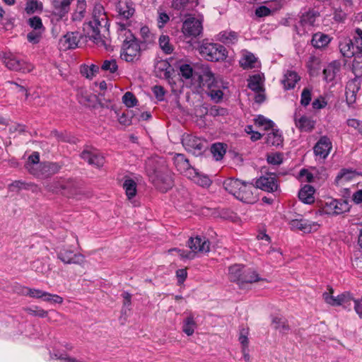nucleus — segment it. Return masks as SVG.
Returning a JSON list of instances; mask_svg holds the SVG:
<instances>
[{
  "mask_svg": "<svg viewBox=\"0 0 362 362\" xmlns=\"http://www.w3.org/2000/svg\"><path fill=\"white\" fill-rule=\"evenodd\" d=\"M182 29L185 36L197 37L202 32V21L195 18H189L185 21Z\"/></svg>",
  "mask_w": 362,
  "mask_h": 362,
  "instance_id": "9d476101",
  "label": "nucleus"
},
{
  "mask_svg": "<svg viewBox=\"0 0 362 362\" xmlns=\"http://www.w3.org/2000/svg\"><path fill=\"white\" fill-rule=\"evenodd\" d=\"M25 311L33 316H38L40 317H45L47 315V312L43 309L35 307V308H27Z\"/></svg>",
  "mask_w": 362,
  "mask_h": 362,
  "instance_id": "338daca9",
  "label": "nucleus"
},
{
  "mask_svg": "<svg viewBox=\"0 0 362 362\" xmlns=\"http://www.w3.org/2000/svg\"><path fill=\"white\" fill-rule=\"evenodd\" d=\"M61 168L62 165L57 163H41L40 165H39V168L37 169L33 175L40 178H48L52 175L57 173Z\"/></svg>",
  "mask_w": 362,
  "mask_h": 362,
  "instance_id": "9b49d317",
  "label": "nucleus"
},
{
  "mask_svg": "<svg viewBox=\"0 0 362 362\" xmlns=\"http://www.w3.org/2000/svg\"><path fill=\"white\" fill-rule=\"evenodd\" d=\"M200 54L207 61H223L227 57L224 46L217 43L204 42L199 47Z\"/></svg>",
  "mask_w": 362,
  "mask_h": 362,
  "instance_id": "20e7f679",
  "label": "nucleus"
},
{
  "mask_svg": "<svg viewBox=\"0 0 362 362\" xmlns=\"http://www.w3.org/2000/svg\"><path fill=\"white\" fill-rule=\"evenodd\" d=\"M187 245L194 255L197 252L205 254L209 252L210 250V242L205 237L190 238Z\"/></svg>",
  "mask_w": 362,
  "mask_h": 362,
  "instance_id": "ddd939ff",
  "label": "nucleus"
},
{
  "mask_svg": "<svg viewBox=\"0 0 362 362\" xmlns=\"http://www.w3.org/2000/svg\"><path fill=\"white\" fill-rule=\"evenodd\" d=\"M136 183L131 178H126L123 183V188L129 199L135 197L136 194Z\"/></svg>",
  "mask_w": 362,
  "mask_h": 362,
  "instance_id": "58836bf2",
  "label": "nucleus"
},
{
  "mask_svg": "<svg viewBox=\"0 0 362 362\" xmlns=\"http://www.w3.org/2000/svg\"><path fill=\"white\" fill-rule=\"evenodd\" d=\"M28 23L35 30H45L42 20L39 16L30 18Z\"/></svg>",
  "mask_w": 362,
  "mask_h": 362,
  "instance_id": "4d7b16f0",
  "label": "nucleus"
},
{
  "mask_svg": "<svg viewBox=\"0 0 362 362\" xmlns=\"http://www.w3.org/2000/svg\"><path fill=\"white\" fill-rule=\"evenodd\" d=\"M81 193L80 185L76 180L72 178L64 179L62 195L67 197H76Z\"/></svg>",
  "mask_w": 362,
  "mask_h": 362,
  "instance_id": "412c9836",
  "label": "nucleus"
},
{
  "mask_svg": "<svg viewBox=\"0 0 362 362\" xmlns=\"http://www.w3.org/2000/svg\"><path fill=\"white\" fill-rule=\"evenodd\" d=\"M341 68L340 63L334 61L331 62L326 68L323 70L324 78L327 82H331L334 81L337 74L339 72Z\"/></svg>",
  "mask_w": 362,
  "mask_h": 362,
  "instance_id": "a878e982",
  "label": "nucleus"
},
{
  "mask_svg": "<svg viewBox=\"0 0 362 362\" xmlns=\"http://www.w3.org/2000/svg\"><path fill=\"white\" fill-rule=\"evenodd\" d=\"M182 144L187 151L194 154H200L204 147L203 141L192 135H187L183 138Z\"/></svg>",
  "mask_w": 362,
  "mask_h": 362,
  "instance_id": "aec40b11",
  "label": "nucleus"
},
{
  "mask_svg": "<svg viewBox=\"0 0 362 362\" xmlns=\"http://www.w3.org/2000/svg\"><path fill=\"white\" fill-rule=\"evenodd\" d=\"M45 30H33L28 33L27 39L33 44H37L40 41L42 34Z\"/></svg>",
  "mask_w": 362,
  "mask_h": 362,
  "instance_id": "680f3d73",
  "label": "nucleus"
},
{
  "mask_svg": "<svg viewBox=\"0 0 362 362\" xmlns=\"http://www.w3.org/2000/svg\"><path fill=\"white\" fill-rule=\"evenodd\" d=\"M81 39V34L78 32L67 33L60 40V43L64 46V49H75Z\"/></svg>",
  "mask_w": 362,
  "mask_h": 362,
  "instance_id": "5701e85b",
  "label": "nucleus"
},
{
  "mask_svg": "<svg viewBox=\"0 0 362 362\" xmlns=\"http://www.w3.org/2000/svg\"><path fill=\"white\" fill-rule=\"evenodd\" d=\"M272 324L274 328L280 333L287 334L290 330L287 320L283 317H273Z\"/></svg>",
  "mask_w": 362,
  "mask_h": 362,
  "instance_id": "f704fd0d",
  "label": "nucleus"
},
{
  "mask_svg": "<svg viewBox=\"0 0 362 362\" xmlns=\"http://www.w3.org/2000/svg\"><path fill=\"white\" fill-rule=\"evenodd\" d=\"M159 45L163 52L167 54H171L173 51V45L170 43V38L168 35H162L158 40Z\"/></svg>",
  "mask_w": 362,
  "mask_h": 362,
  "instance_id": "09e8293b",
  "label": "nucleus"
},
{
  "mask_svg": "<svg viewBox=\"0 0 362 362\" xmlns=\"http://www.w3.org/2000/svg\"><path fill=\"white\" fill-rule=\"evenodd\" d=\"M57 257L64 264H82L85 262V257L80 253H74L73 250L62 247L57 252Z\"/></svg>",
  "mask_w": 362,
  "mask_h": 362,
  "instance_id": "1a4fd4ad",
  "label": "nucleus"
},
{
  "mask_svg": "<svg viewBox=\"0 0 362 362\" xmlns=\"http://www.w3.org/2000/svg\"><path fill=\"white\" fill-rule=\"evenodd\" d=\"M27 294L35 298H42L43 300L49 303H59L61 304L63 303L62 297L57 295V294H51L49 293L43 291L40 289L35 288H28Z\"/></svg>",
  "mask_w": 362,
  "mask_h": 362,
  "instance_id": "6ab92c4d",
  "label": "nucleus"
},
{
  "mask_svg": "<svg viewBox=\"0 0 362 362\" xmlns=\"http://www.w3.org/2000/svg\"><path fill=\"white\" fill-rule=\"evenodd\" d=\"M255 185L256 189L259 188L268 192H275L278 189L277 180L272 175L261 176L257 180Z\"/></svg>",
  "mask_w": 362,
  "mask_h": 362,
  "instance_id": "dca6fc26",
  "label": "nucleus"
},
{
  "mask_svg": "<svg viewBox=\"0 0 362 362\" xmlns=\"http://www.w3.org/2000/svg\"><path fill=\"white\" fill-rule=\"evenodd\" d=\"M145 170L149 180L160 192H166L173 187L172 173L163 158H148L145 163Z\"/></svg>",
  "mask_w": 362,
  "mask_h": 362,
  "instance_id": "f257e3e1",
  "label": "nucleus"
},
{
  "mask_svg": "<svg viewBox=\"0 0 362 362\" xmlns=\"http://www.w3.org/2000/svg\"><path fill=\"white\" fill-rule=\"evenodd\" d=\"M240 279L239 284L245 283L252 284L262 280L255 271L252 269H246L245 267L243 269L242 277Z\"/></svg>",
  "mask_w": 362,
  "mask_h": 362,
  "instance_id": "c85d7f7f",
  "label": "nucleus"
},
{
  "mask_svg": "<svg viewBox=\"0 0 362 362\" xmlns=\"http://www.w3.org/2000/svg\"><path fill=\"white\" fill-rule=\"evenodd\" d=\"M72 1L73 0H54L53 5L57 15L61 18L64 16L69 11V6Z\"/></svg>",
  "mask_w": 362,
  "mask_h": 362,
  "instance_id": "4c0bfd02",
  "label": "nucleus"
},
{
  "mask_svg": "<svg viewBox=\"0 0 362 362\" xmlns=\"http://www.w3.org/2000/svg\"><path fill=\"white\" fill-rule=\"evenodd\" d=\"M196 322L192 316L187 317L183 324L182 331L187 335L191 336L194 332Z\"/></svg>",
  "mask_w": 362,
  "mask_h": 362,
  "instance_id": "8fccbe9b",
  "label": "nucleus"
},
{
  "mask_svg": "<svg viewBox=\"0 0 362 362\" xmlns=\"http://www.w3.org/2000/svg\"><path fill=\"white\" fill-rule=\"evenodd\" d=\"M356 36L354 37V41L357 50L362 52V30L356 28Z\"/></svg>",
  "mask_w": 362,
  "mask_h": 362,
  "instance_id": "774afa93",
  "label": "nucleus"
},
{
  "mask_svg": "<svg viewBox=\"0 0 362 362\" xmlns=\"http://www.w3.org/2000/svg\"><path fill=\"white\" fill-rule=\"evenodd\" d=\"M117 10L119 16L124 19H129L134 13L132 4L120 1L117 5Z\"/></svg>",
  "mask_w": 362,
  "mask_h": 362,
  "instance_id": "c756f323",
  "label": "nucleus"
},
{
  "mask_svg": "<svg viewBox=\"0 0 362 362\" xmlns=\"http://www.w3.org/2000/svg\"><path fill=\"white\" fill-rule=\"evenodd\" d=\"M315 189L310 185H305L298 192V197L305 204H310L314 202Z\"/></svg>",
  "mask_w": 362,
  "mask_h": 362,
  "instance_id": "bb28decb",
  "label": "nucleus"
},
{
  "mask_svg": "<svg viewBox=\"0 0 362 362\" xmlns=\"http://www.w3.org/2000/svg\"><path fill=\"white\" fill-rule=\"evenodd\" d=\"M86 0H77V6L75 12L73 13L72 20L81 21L86 12Z\"/></svg>",
  "mask_w": 362,
  "mask_h": 362,
  "instance_id": "de8ad7c7",
  "label": "nucleus"
},
{
  "mask_svg": "<svg viewBox=\"0 0 362 362\" xmlns=\"http://www.w3.org/2000/svg\"><path fill=\"white\" fill-rule=\"evenodd\" d=\"M332 148V144L329 138H328L327 136H321L318 141L315 144L313 148V151L316 156L325 159L328 156Z\"/></svg>",
  "mask_w": 362,
  "mask_h": 362,
  "instance_id": "2eb2a0df",
  "label": "nucleus"
},
{
  "mask_svg": "<svg viewBox=\"0 0 362 362\" xmlns=\"http://www.w3.org/2000/svg\"><path fill=\"white\" fill-rule=\"evenodd\" d=\"M354 59L352 63V69L354 74L362 73V52H358V54L354 55Z\"/></svg>",
  "mask_w": 362,
  "mask_h": 362,
  "instance_id": "864d4df0",
  "label": "nucleus"
},
{
  "mask_svg": "<svg viewBox=\"0 0 362 362\" xmlns=\"http://www.w3.org/2000/svg\"><path fill=\"white\" fill-rule=\"evenodd\" d=\"M103 71L114 74L117 71L118 66L115 59L105 60L101 66Z\"/></svg>",
  "mask_w": 362,
  "mask_h": 362,
  "instance_id": "5fc2aeb1",
  "label": "nucleus"
},
{
  "mask_svg": "<svg viewBox=\"0 0 362 362\" xmlns=\"http://www.w3.org/2000/svg\"><path fill=\"white\" fill-rule=\"evenodd\" d=\"M331 41L328 35L322 33H317L313 35L311 44L316 48H322L326 47Z\"/></svg>",
  "mask_w": 362,
  "mask_h": 362,
  "instance_id": "2f4dec72",
  "label": "nucleus"
},
{
  "mask_svg": "<svg viewBox=\"0 0 362 362\" xmlns=\"http://www.w3.org/2000/svg\"><path fill=\"white\" fill-rule=\"evenodd\" d=\"M3 62L5 66L11 71L30 72L33 69V66L26 62L19 59L12 54H6L3 57Z\"/></svg>",
  "mask_w": 362,
  "mask_h": 362,
  "instance_id": "423d86ee",
  "label": "nucleus"
},
{
  "mask_svg": "<svg viewBox=\"0 0 362 362\" xmlns=\"http://www.w3.org/2000/svg\"><path fill=\"white\" fill-rule=\"evenodd\" d=\"M245 267L240 264H235L229 267V279L230 281L239 284L240 277H242L243 272Z\"/></svg>",
  "mask_w": 362,
  "mask_h": 362,
  "instance_id": "a19ab883",
  "label": "nucleus"
},
{
  "mask_svg": "<svg viewBox=\"0 0 362 362\" xmlns=\"http://www.w3.org/2000/svg\"><path fill=\"white\" fill-rule=\"evenodd\" d=\"M211 152L216 160H220L226 153V148L223 144L216 143L211 146Z\"/></svg>",
  "mask_w": 362,
  "mask_h": 362,
  "instance_id": "3c124183",
  "label": "nucleus"
},
{
  "mask_svg": "<svg viewBox=\"0 0 362 362\" xmlns=\"http://www.w3.org/2000/svg\"><path fill=\"white\" fill-rule=\"evenodd\" d=\"M135 114H133V112L127 111L122 114V116L119 118V121L121 124L124 125H129L132 124V120L135 119Z\"/></svg>",
  "mask_w": 362,
  "mask_h": 362,
  "instance_id": "0e129e2a",
  "label": "nucleus"
},
{
  "mask_svg": "<svg viewBox=\"0 0 362 362\" xmlns=\"http://www.w3.org/2000/svg\"><path fill=\"white\" fill-rule=\"evenodd\" d=\"M283 136L279 129H272L265 138V143L269 146H279L283 144Z\"/></svg>",
  "mask_w": 362,
  "mask_h": 362,
  "instance_id": "cd10ccee",
  "label": "nucleus"
},
{
  "mask_svg": "<svg viewBox=\"0 0 362 362\" xmlns=\"http://www.w3.org/2000/svg\"><path fill=\"white\" fill-rule=\"evenodd\" d=\"M256 62L255 57L252 54H247L245 55L240 61V63L241 64V66H243L244 69L247 68H252L254 67V64Z\"/></svg>",
  "mask_w": 362,
  "mask_h": 362,
  "instance_id": "bf43d9fd",
  "label": "nucleus"
},
{
  "mask_svg": "<svg viewBox=\"0 0 362 362\" xmlns=\"http://www.w3.org/2000/svg\"><path fill=\"white\" fill-rule=\"evenodd\" d=\"M64 180V178L54 180L52 182L47 183L45 187L49 192L62 194Z\"/></svg>",
  "mask_w": 362,
  "mask_h": 362,
  "instance_id": "37998d69",
  "label": "nucleus"
},
{
  "mask_svg": "<svg viewBox=\"0 0 362 362\" xmlns=\"http://www.w3.org/2000/svg\"><path fill=\"white\" fill-rule=\"evenodd\" d=\"M315 15L313 12H308L302 15L298 25H295L296 30L298 35H304L314 25Z\"/></svg>",
  "mask_w": 362,
  "mask_h": 362,
  "instance_id": "4468645a",
  "label": "nucleus"
},
{
  "mask_svg": "<svg viewBox=\"0 0 362 362\" xmlns=\"http://www.w3.org/2000/svg\"><path fill=\"white\" fill-rule=\"evenodd\" d=\"M78 102L85 106H91L95 98V95L88 93L86 90H81L77 94Z\"/></svg>",
  "mask_w": 362,
  "mask_h": 362,
  "instance_id": "ea45409f",
  "label": "nucleus"
},
{
  "mask_svg": "<svg viewBox=\"0 0 362 362\" xmlns=\"http://www.w3.org/2000/svg\"><path fill=\"white\" fill-rule=\"evenodd\" d=\"M174 164L177 171L187 177H192V175L194 174V168L190 165L188 159L183 154H176Z\"/></svg>",
  "mask_w": 362,
  "mask_h": 362,
  "instance_id": "a211bd4d",
  "label": "nucleus"
},
{
  "mask_svg": "<svg viewBox=\"0 0 362 362\" xmlns=\"http://www.w3.org/2000/svg\"><path fill=\"white\" fill-rule=\"evenodd\" d=\"M244 181L234 177H228L223 181V186L224 189L235 197L240 196V189L243 187V184Z\"/></svg>",
  "mask_w": 362,
  "mask_h": 362,
  "instance_id": "4be33fe9",
  "label": "nucleus"
},
{
  "mask_svg": "<svg viewBox=\"0 0 362 362\" xmlns=\"http://www.w3.org/2000/svg\"><path fill=\"white\" fill-rule=\"evenodd\" d=\"M141 54V45L139 40L129 31L123 42L120 57L127 62H136L140 59Z\"/></svg>",
  "mask_w": 362,
  "mask_h": 362,
  "instance_id": "7ed1b4c3",
  "label": "nucleus"
},
{
  "mask_svg": "<svg viewBox=\"0 0 362 362\" xmlns=\"http://www.w3.org/2000/svg\"><path fill=\"white\" fill-rule=\"evenodd\" d=\"M284 155L282 153H272L267 156V160L269 164L279 165L283 162Z\"/></svg>",
  "mask_w": 362,
  "mask_h": 362,
  "instance_id": "603ef678",
  "label": "nucleus"
},
{
  "mask_svg": "<svg viewBox=\"0 0 362 362\" xmlns=\"http://www.w3.org/2000/svg\"><path fill=\"white\" fill-rule=\"evenodd\" d=\"M248 87L252 90L259 93L262 90L260 78L259 76H253L248 82Z\"/></svg>",
  "mask_w": 362,
  "mask_h": 362,
  "instance_id": "052dcab7",
  "label": "nucleus"
},
{
  "mask_svg": "<svg viewBox=\"0 0 362 362\" xmlns=\"http://www.w3.org/2000/svg\"><path fill=\"white\" fill-rule=\"evenodd\" d=\"M288 224L292 230H299L308 233L317 230L319 226L316 222L303 218L291 220Z\"/></svg>",
  "mask_w": 362,
  "mask_h": 362,
  "instance_id": "f3484780",
  "label": "nucleus"
},
{
  "mask_svg": "<svg viewBox=\"0 0 362 362\" xmlns=\"http://www.w3.org/2000/svg\"><path fill=\"white\" fill-rule=\"evenodd\" d=\"M294 120L296 127L300 132H310L315 128V121L305 115H303L300 118L295 117Z\"/></svg>",
  "mask_w": 362,
  "mask_h": 362,
  "instance_id": "393cba45",
  "label": "nucleus"
},
{
  "mask_svg": "<svg viewBox=\"0 0 362 362\" xmlns=\"http://www.w3.org/2000/svg\"><path fill=\"white\" fill-rule=\"evenodd\" d=\"M360 89L359 82L354 78L347 83L346 87V99L348 103L351 104L356 101V93Z\"/></svg>",
  "mask_w": 362,
  "mask_h": 362,
  "instance_id": "b1692460",
  "label": "nucleus"
},
{
  "mask_svg": "<svg viewBox=\"0 0 362 362\" xmlns=\"http://www.w3.org/2000/svg\"><path fill=\"white\" fill-rule=\"evenodd\" d=\"M248 329L243 328L240 330V335L238 340L241 344L242 347H248L249 341H248Z\"/></svg>",
  "mask_w": 362,
  "mask_h": 362,
  "instance_id": "69168bd1",
  "label": "nucleus"
},
{
  "mask_svg": "<svg viewBox=\"0 0 362 362\" xmlns=\"http://www.w3.org/2000/svg\"><path fill=\"white\" fill-rule=\"evenodd\" d=\"M312 99V88H305L300 95V104L301 105L306 107L308 106Z\"/></svg>",
  "mask_w": 362,
  "mask_h": 362,
  "instance_id": "6e6d98bb",
  "label": "nucleus"
},
{
  "mask_svg": "<svg viewBox=\"0 0 362 362\" xmlns=\"http://www.w3.org/2000/svg\"><path fill=\"white\" fill-rule=\"evenodd\" d=\"M322 210L329 215H339L349 211V205L345 200L330 199L325 203Z\"/></svg>",
  "mask_w": 362,
  "mask_h": 362,
  "instance_id": "6e6552de",
  "label": "nucleus"
},
{
  "mask_svg": "<svg viewBox=\"0 0 362 362\" xmlns=\"http://www.w3.org/2000/svg\"><path fill=\"white\" fill-rule=\"evenodd\" d=\"M339 49L345 57H352L355 55L354 42L351 39H345L339 43Z\"/></svg>",
  "mask_w": 362,
  "mask_h": 362,
  "instance_id": "c9c22d12",
  "label": "nucleus"
},
{
  "mask_svg": "<svg viewBox=\"0 0 362 362\" xmlns=\"http://www.w3.org/2000/svg\"><path fill=\"white\" fill-rule=\"evenodd\" d=\"M99 71V66L95 64L81 66V74L87 78L92 79Z\"/></svg>",
  "mask_w": 362,
  "mask_h": 362,
  "instance_id": "a18cd8bd",
  "label": "nucleus"
},
{
  "mask_svg": "<svg viewBox=\"0 0 362 362\" xmlns=\"http://www.w3.org/2000/svg\"><path fill=\"white\" fill-rule=\"evenodd\" d=\"M40 154L38 152H33L28 158L25 164V169L32 175H33L40 165Z\"/></svg>",
  "mask_w": 362,
  "mask_h": 362,
  "instance_id": "473e14b6",
  "label": "nucleus"
},
{
  "mask_svg": "<svg viewBox=\"0 0 362 362\" xmlns=\"http://www.w3.org/2000/svg\"><path fill=\"white\" fill-rule=\"evenodd\" d=\"M327 291L323 293L322 298L325 302L331 306H344L346 308L351 305V302L354 301V298L349 292H344L337 296H334V289L332 286H328Z\"/></svg>",
  "mask_w": 362,
  "mask_h": 362,
  "instance_id": "39448f33",
  "label": "nucleus"
},
{
  "mask_svg": "<svg viewBox=\"0 0 362 362\" xmlns=\"http://www.w3.org/2000/svg\"><path fill=\"white\" fill-rule=\"evenodd\" d=\"M300 80V76L293 71H288L283 80V84L285 89H292L295 87L296 83Z\"/></svg>",
  "mask_w": 362,
  "mask_h": 362,
  "instance_id": "e433bc0d",
  "label": "nucleus"
},
{
  "mask_svg": "<svg viewBox=\"0 0 362 362\" xmlns=\"http://www.w3.org/2000/svg\"><path fill=\"white\" fill-rule=\"evenodd\" d=\"M212 74H214L211 71L209 65L206 64L197 65L194 73V76H197L199 81L206 77H209V76H211Z\"/></svg>",
  "mask_w": 362,
  "mask_h": 362,
  "instance_id": "79ce46f5",
  "label": "nucleus"
},
{
  "mask_svg": "<svg viewBox=\"0 0 362 362\" xmlns=\"http://www.w3.org/2000/svg\"><path fill=\"white\" fill-rule=\"evenodd\" d=\"M80 156L89 165L96 168H100L105 163L104 156L97 149L92 147H86L81 152Z\"/></svg>",
  "mask_w": 362,
  "mask_h": 362,
  "instance_id": "0eeeda50",
  "label": "nucleus"
},
{
  "mask_svg": "<svg viewBox=\"0 0 362 362\" xmlns=\"http://www.w3.org/2000/svg\"><path fill=\"white\" fill-rule=\"evenodd\" d=\"M189 178L202 187H209L211 184V180L207 175L200 174L195 169L194 174H192V177Z\"/></svg>",
  "mask_w": 362,
  "mask_h": 362,
  "instance_id": "c03bdc74",
  "label": "nucleus"
},
{
  "mask_svg": "<svg viewBox=\"0 0 362 362\" xmlns=\"http://www.w3.org/2000/svg\"><path fill=\"white\" fill-rule=\"evenodd\" d=\"M222 80L221 78L215 77L214 74L211 76H209V77H206L201 81H199V86L202 88H206V90L209 89H211L213 86L218 84V83L221 82Z\"/></svg>",
  "mask_w": 362,
  "mask_h": 362,
  "instance_id": "49530a36",
  "label": "nucleus"
},
{
  "mask_svg": "<svg viewBox=\"0 0 362 362\" xmlns=\"http://www.w3.org/2000/svg\"><path fill=\"white\" fill-rule=\"evenodd\" d=\"M243 186L239 190L240 196H236L235 198L245 203H255L257 199L255 185L252 182H244Z\"/></svg>",
  "mask_w": 362,
  "mask_h": 362,
  "instance_id": "f8f14e48",
  "label": "nucleus"
},
{
  "mask_svg": "<svg viewBox=\"0 0 362 362\" xmlns=\"http://www.w3.org/2000/svg\"><path fill=\"white\" fill-rule=\"evenodd\" d=\"M122 101L124 104L128 107H134L136 105L137 100L134 95L131 92H127L122 97Z\"/></svg>",
  "mask_w": 362,
  "mask_h": 362,
  "instance_id": "13d9d810",
  "label": "nucleus"
},
{
  "mask_svg": "<svg viewBox=\"0 0 362 362\" xmlns=\"http://www.w3.org/2000/svg\"><path fill=\"white\" fill-rule=\"evenodd\" d=\"M180 73L185 79H189L194 72L190 65L185 64L180 66Z\"/></svg>",
  "mask_w": 362,
  "mask_h": 362,
  "instance_id": "e2e57ef3",
  "label": "nucleus"
},
{
  "mask_svg": "<svg viewBox=\"0 0 362 362\" xmlns=\"http://www.w3.org/2000/svg\"><path fill=\"white\" fill-rule=\"evenodd\" d=\"M226 88V86L224 85V83L222 81L221 82L218 83V84L213 86L211 89L206 90V93L212 100L215 101L216 103H218L221 100L223 96L222 89Z\"/></svg>",
  "mask_w": 362,
  "mask_h": 362,
  "instance_id": "72a5a7b5",
  "label": "nucleus"
},
{
  "mask_svg": "<svg viewBox=\"0 0 362 362\" xmlns=\"http://www.w3.org/2000/svg\"><path fill=\"white\" fill-rule=\"evenodd\" d=\"M107 16L103 7L101 5H96L93 12V20L86 23L84 28L90 40L106 49L110 46V41L103 34H101V32L107 30Z\"/></svg>",
  "mask_w": 362,
  "mask_h": 362,
  "instance_id": "f03ea898",
  "label": "nucleus"
},
{
  "mask_svg": "<svg viewBox=\"0 0 362 362\" xmlns=\"http://www.w3.org/2000/svg\"><path fill=\"white\" fill-rule=\"evenodd\" d=\"M218 40L226 45H233L238 40V34L235 31L224 30L218 35Z\"/></svg>",
  "mask_w": 362,
  "mask_h": 362,
  "instance_id": "7c9ffc66",
  "label": "nucleus"
}]
</instances>
